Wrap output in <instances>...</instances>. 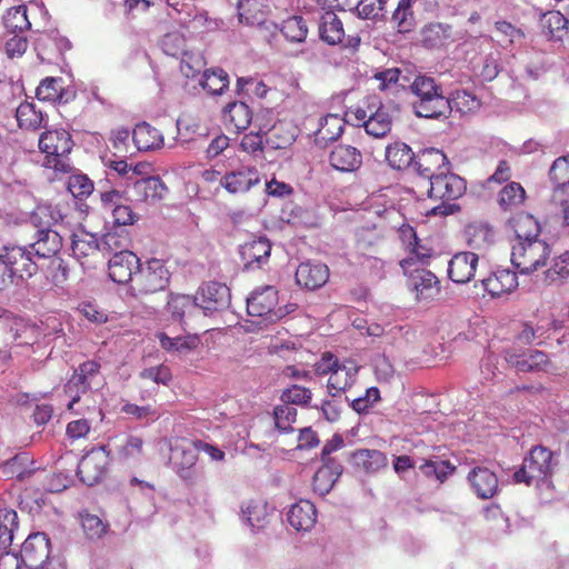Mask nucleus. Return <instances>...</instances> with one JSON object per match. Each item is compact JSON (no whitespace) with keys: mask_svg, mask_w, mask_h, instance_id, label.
<instances>
[{"mask_svg":"<svg viewBox=\"0 0 569 569\" xmlns=\"http://www.w3.org/2000/svg\"><path fill=\"white\" fill-rule=\"evenodd\" d=\"M72 147L71 134L64 129L47 130L39 138V148L47 154L46 166L56 171L69 172L71 170L67 156L71 152Z\"/></svg>","mask_w":569,"mask_h":569,"instance_id":"nucleus-5","label":"nucleus"},{"mask_svg":"<svg viewBox=\"0 0 569 569\" xmlns=\"http://www.w3.org/2000/svg\"><path fill=\"white\" fill-rule=\"evenodd\" d=\"M278 291L272 286L256 289L247 299V311L251 317L263 318L268 322H276L289 311L278 307Z\"/></svg>","mask_w":569,"mask_h":569,"instance_id":"nucleus-8","label":"nucleus"},{"mask_svg":"<svg viewBox=\"0 0 569 569\" xmlns=\"http://www.w3.org/2000/svg\"><path fill=\"white\" fill-rule=\"evenodd\" d=\"M31 465L29 455L21 452L0 465V475L7 479L23 480L32 473Z\"/></svg>","mask_w":569,"mask_h":569,"instance_id":"nucleus-41","label":"nucleus"},{"mask_svg":"<svg viewBox=\"0 0 569 569\" xmlns=\"http://www.w3.org/2000/svg\"><path fill=\"white\" fill-rule=\"evenodd\" d=\"M273 419L276 428L280 432L293 431L292 425L297 419V409L286 403L276 406L273 409Z\"/></svg>","mask_w":569,"mask_h":569,"instance_id":"nucleus-60","label":"nucleus"},{"mask_svg":"<svg viewBox=\"0 0 569 569\" xmlns=\"http://www.w3.org/2000/svg\"><path fill=\"white\" fill-rule=\"evenodd\" d=\"M551 256V248L543 239L516 242L512 246L511 262L523 274H530L546 267Z\"/></svg>","mask_w":569,"mask_h":569,"instance_id":"nucleus-7","label":"nucleus"},{"mask_svg":"<svg viewBox=\"0 0 569 569\" xmlns=\"http://www.w3.org/2000/svg\"><path fill=\"white\" fill-rule=\"evenodd\" d=\"M109 461V452L104 446L92 448L78 463L77 473L80 480L88 486L99 482L107 472Z\"/></svg>","mask_w":569,"mask_h":569,"instance_id":"nucleus-11","label":"nucleus"},{"mask_svg":"<svg viewBox=\"0 0 569 569\" xmlns=\"http://www.w3.org/2000/svg\"><path fill=\"white\" fill-rule=\"evenodd\" d=\"M21 560L28 569H40L48 561L50 540L43 532L30 533L20 549Z\"/></svg>","mask_w":569,"mask_h":569,"instance_id":"nucleus-13","label":"nucleus"},{"mask_svg":"<svg viewBox=\"0 0 569 569\" xmlns=\"http://www.w3.org/2000/svg\"><path fill=\"white\" fill-rule=\"evenodd\" d=\"M129 233L124 230L107 232L100 239L101 254L129 251Z\"/></svg>","mask_w":569,"mask_h":569,"instance_id":"nucleus-52","label":"nucleus"},{"mask_svg":"<svg viewBox=\"0 0 569 569\" xmlns=\"http://www.w3.org/2000/svg\"><path fill=\"white\" fill-rule=\"evenodd\" d=\"M167 191V186L159 177L141 178L133 182V194L139 202L154 204L164 198Z\"/></svg>","mask_w":569,"mask_h":569,"instance_id":"nucleus-27","label":"nucleus"},{"mask_svg":"<svg viewBox=\"0 0 569 569\" xmlns=\"http://www.w3.org/2000/svg\"><path fill=\"white\" fill-rule=\"evenodd\" d=\"M171 272L162 259L150 258L140 262L130 290L133 296H148L164 290L170 282Z\"/></svg>","mask_w":569,"mask_h":569,"instance_id":"nucleus-3","label":"nucleus"},{"mask_svg":"<svg viewBox=\"0 0 569 569\" xmlns=\"http://www.w3.org/2000/svg\"><path fill=\"white\" fill-rule=\"evenodd\" d=\"M170 450V461L179 477L183 480H192L198 460V441L181 438L174 441Z\"/></svg>","mask_w":569,"mask_h":569,"instance_id":"nucleus-10","label":"nucleus"},{"mask_svg":"<svg viewBox=\"0 0 569 569\" xmlns=\"http://www.w3.org/2000/svg\"><path fill=\"white\" fill-rule=\"evenodd\" d=\"M271 252V244L266 238H258L248 243L242 248V256L248 262H258L267 259Z\"/></svg>","mask_w":569,"mask_h":569,"instance_id":"nucleus-55","label":"nucleus"},{"mask_svg":"<svg viewBox=\"0 0 569 569\" xmlns=\"http://www.w3.org/2000/svg\"><path fill=\"white\" fill-rule=\"evenodd\" d=\"M200 84L210 94H222L229 87V76L221 68L209 69L203 72Z\"/></svg>","mask_w":569,"mask_h":569,"instance_id":"nucleus-45","label":"nucleus"},{"mask_svg":"<svg viewBox=\"0 0 569 569\" xmlns=\"http://www.w3.org/2000/svg\"><path fill=\"white\" fill-rule=\"evenodd\" d=\"M378 240L379 237L368 239L361 237L358 240L357 247L360 251L359 263L363 271L368 272L369 276L381 279L385 277V261L377 256L371 253H378Z\"/></svg>","mask_w":569,"mask_h":569,"instance_id":"nucleus-22","label":"nucleus"},{"mask_svg":"<svg viewBox=\"0 0 569 569\" xmlns=\"http://www.w3.org/2000/svg\"><path fill=\"white\" fill-rule=\"evenodd\" d=\"M158 338L160 346L164 350L176 351L179 353H186L191 350H194L200 343V339L197 335L170 338L166 333H160Z\"/></svg>","mask_w":569,"mask_h":569,"instance_id":"nucleus-49","label":"nucleus"},{"mask_svg":"<svg viewBox=\"0 0 569 569\" xmlns=\"http://www.w3.org/2000/svg\"><path fill=\"white\" fill-rule=\"evenodd\" d=\"M421 36L426 47H438L449 37L448 27L442 23H429L422 29Z\"/></svg>","mask_w":569,"mask_h":569,"instance_id":"nucleus-62","label":"nucleus"},{"mask_svg":"<svg viewBox=\"0 0 569 569\" xmlns=\"http://www.w3.org/2000/svg\"><path fill=\"white\" fill-rule=\"evenodd\" d=\"M409 287L416 292L418 300L432 298L440 290L436 274L423 268H415L409 273Z\"/></svg>","mask_w":569,"mask_h":569,"instance_id":"nucleus-26","label":"nucleus"},{"mask_svg":"<svg viewBox=\"0 0 569 569\" xmlns=\"http://www.w3.org/2000/svg\"><path fill=\"white\" fill-rule=\"evenodd\" d=\"M280 399L288 406L297 405L306 407L312 399V392L309 388L299 385H292L282 391Z\"/></svg>","mask_w":569,"mask_h":569,"instance_id":"nucleus-61","label":"nucleus"},{"mask_svg":"<svg viewBox=\"0 0 569 569\" xmlns=\"http://www.w3.org/2000/svg\"><path fill=\"white\" fill-rule=\"evenodd\" d=\"M222 118L227 128H233L236 132H240L250 126L252 111L244 102L234 101L226 106Z\"/></svg>","mask_w":569,"mask_h":569,"instance_id":"nucleus-38","label":"nucleus"},{"mask_svg":"<svg viewBox=\"0 0 569 569\" xmlns=\"http://www.w3.org/2000/svg\"><path fill=\"white\" fill-rule=\"evenodd\" d=\"M415 153L405 142H395L386 148V160L397 170H403L415 163Z\"/></svg>","mask_w":569,"mask_h":569,"instance_id":"nucleus-43","label":"nucleus"},{"mask_svg":"<svg viewBox=\"0 0 569 569\" xmlns=\"http://www.w3.org/2000/svg\"><path fill=\"white\" fill-rule=\"evenodd\" d=\"M295 277L298 286L308 290H316L328 281L329 268L320 262H301Z\"/></svg>","mask_w":569,"mask_h":569,"instance_id":"nucleus-23","label":"nucleus"},{"mask_svg":"<svg viewBox=\"0 0 569 569\" xmlns=\"http://www.w3.org/2000/svg\"><path fill=\"white\" fill-rule=\"evenodd\" d=\"M358 368L352 361H343L329 376L327 383L328 392L332 397L339 396L355 383Z\"/></svg>","mask_w":569,"mask_h":569,"instance_id":"nucleus-32","label":"nucleus"},{"mask_svg":"<svg viewBox=\"0 0 569 569\" xmlns=\"http://www.w3.org/2000/svg\"><path fill=\"white\" fill-rule=\"evenodd\" d=\"M196 297L204 313L224 310L231 302L230 289L224 283L218 281L203 283L198 289Z\"/></svg>","mask_w":569,"mask_h":569,"instance_id":"nucleus-15","label":"nucleus"},{"mask_svg":"<svg viewBox=\"0 0 569 569\" xmlns=\"http://www.w3.org/2000/svg\"><path fill=\"white\" fill-rule=\"evenodd\" d=\"M391 23L400 33L410 32L413 29L416 19L411 0H399L391 17Z\"/></svg>","mask_w":569,"mask_h":569,"instance_id":"nucleus-47","label":"nucleus"},{"mask_svg":"<svg viewBox=\"0 0 569 569\" xmlns=\"http://www.w3.org/2000/svg\"><path fill=\"white\" fill-rule=\"evenodd\" d=\"M410 90L417 97L412 103L417 117L439 119L449 116V98L445 97L442 87L433 78L417 76L410 84Z\"/></svg>","mask_w":569,"mask_h":569,"instance_id":"nucleus-2","label":"nucleus"},{"mask_svg":"<svg viewBox=\"0 0 569 569\" xmlns=\"http://www.w3.org/2000/svg\"><path fill=\"white\" fill-rule=\"evenodd\" d=\"M447 156L435 148L425 149L415 158V169L417 173L427 180L428 184L448 169Z\"/></svg>","mask_w":569,"mask_h":569,"instance_id":"nucleus-16","label":"nucleus"},{"mask_svg":"<svg viewBox=\"0 0 569 569\" xmlns=\"http://www.w3.org/2000/svg\"><path fill=\"white\" fill-rule=\"evenodd\" d=\"M261 183V174L254 166H242L227 171L220 178L221 187L231 194H243Z\"/></svg>","mask_w":569,"mask_h":569,"instance_id":"nucleus-12","label":"nucleus"},{"mask_svg":"<svg viewBox=\"0 0 569 569\" xmlns=\"http://www.w3.org/2000/svg\"><path fill=\"white\" fill-rule=\"evenodd\" d=\"M480 254L471 251L456 253L448 264V277L456 283H467L476 274Z\"/></svg>","mask_w":569,"mask_h":569,"instance_id":"nucleus-21","label":"nucleus"},{"mask_svg":"<svg viewBox=\"0 0 569 569\" xmlns=\"http://www.w3.org/2000/svg\"><path fill=\"white\" fill-rule=\"evenodd\" d=\"M28 8L24 4H19L9 8L3 16V24L11 33L23 32L29 30L31 23L28 19Z\"/></svg>","mask_w":569,"mask_h":569,"instance_id":"nucleus-46","label":"nucleus"},{"mask_svg":"<svg viewBox=\"0 0 569 569\" xmlns=\"http://www.w3.org/2000/svg\"><path fill=\"white\" fill-rule=\"evenodd\" d=\"M467 183L460 176L449 172L447 169L429 184L430 198L441 200L442 203L432 208L433 214L448 216L459 210V206L450 203L466 193Z\"/></svg>","mask_w":569,"mask_h":569,"instance_id":"nucleus-4","label":"nucleus"},{"mask_svg":"<svg viewBox=\"0 0 569 569\" xmlns=\"http://www.w3.org/2000/svg\"><path fill=\"white\" fill-rule=\"evenodd\" d=\"M19 527L18 513L13 509L0 510V548H8L13 540V532Z\"/></svg>","mask_w":569,"mask_h":569,"instance_id":"nucleus-50","label":"nucleus"},{"mask_svg":"<svg viewBox=\"0 0 569 569\" xmlns=\"http://www.w3.org/2000/svg\"><path fill=\"white\" fill-rule=\"evenodd\" d=\"M419 469L427 478H436L442 483L455 472L456 467L448 460L423 459Z\"/></svg>","mask_w":569,"mask_h":569,"instance_id":"nucleus-51","label":"nucleus"},{"mask_svg":"<svg viewBox=\"0 0 569 569\" xmlns=\"http://www.w3.org/2000/svg\"><path fill=\"white\" fill-rule=\"evenodd\" d=\"M508 224L516 234V242L532 241V239H541L540 223L530 213L519 212L508 220Z\"/></svg>","mask_w":569,"mask_h":569,"instance_id":"nucleus-33","label":"nucleus"},{"mask_svg":"<svg viewBox=\"0 0 569 569\" xmlns=\"http://www.w3.org/2000/svg\"><path fill=\"white\" fill-rule=\"evenodd\" d=\"M527 192L521 183L511 181L503 186L498 192L497 203L505 212H512L525 204Z\"/></svg>","mask_w":569,"mask_h":569,"instance_id":"nucleus-39","label":"nucleus"},{"mask_svg":"<svg viewBox=\"0 0 569 569\" xmlns=\"http://www.w3.org/2000/svg\"><path fill=\"white\" fill-rule=\"evenodd\" d=\"M32 250L30 251L24 247H4L3 257L7 258L8 267L16 284L37 273L38 266L32 260Z\"/></svg>","mask_w":569,"mask_h":569,"instance_id":"nucleus-14","label":"nucleus"},{"mask_svg":"<svg viewBox=\"0 0 569 569\" xmlns=\"http://www.w3.org/2000/svg\"><path fill=\"white\" fill-rule=\"evenodd\" d=\"M139 264L140 259L132 251L116 252L108 262L109 277L113 282L132 284Z\"/></svg>","mask_w":569,"mask_h":569,"instance_id":"nucleus-18","label":"nucleus"},{"mask_svg":"<svg viewBox=\"0 0 569 569\" xmlns=\"http://www.w3.org/2000/svg\"><path fill=\"white\" fill-rule=\"evenodd\" d=\"M281 32L289 41L302 42L307 38L308 27L302 17L292 16L282 22Z\"/></svg>","mask_w":569,"mask_h":569,"instance_id":"nucleus-57","label":"nucleus"},{"mask_svg":"<svg viewBox=\"0 0 569 569\" xmlns=\"http://www.w3.org/2000/svg\"><path fill=\"white\" fill-rule=\"evenodd\" d=\"M467 481L477 498L488 500L499 490V480L495 471L485 466H475L467 475Z\"/></svg>","mask_w":569,"mask_h":569,"instance_id":"nucleus-17","label":"nucleus"},{"mask_svg":"<svg viewBox=\"0 0 569 569\" xmlns=\"http://www.w3.org/2000/svg\"><path fill=\"white\" fill-rule=\"evenodd\" d=\"M101 365L96 360L80 363L63 385V392L69 398L67 409L76 415H83L91 408L90 400L94 385L101 378Z\"/></svg>","mask_w":569,"mask_h":569,"instance_id":"nucleus-1","label":"nucleus"},{"mask_svg":"<svg viewBox=\"0 0 569 569\" xmlns=\"http://www.w3.org/2000/svg\"><path fill=\"white\" fill-rule=\"evenodd\" d=\"M521 372L539 370L548 363V356L543 351L533 350L528 356L512 362Z\"/></svg>","mask_w":569,"mask_h":569,"instance_id":"nucleus-63","label":"nucleus"},{"mask_svg":"<svg viewBox=\"0 0 569 569\" xmlns=\"http://www.w3.org/2000/svg\"><path fill=\"white\" fill-rule=\"evenodd\" d=\"M206 60L200 52L184 51L180 61V71L186 78H196L206 67Z\"/></svg>","mask_w":569,"mask_h":569,"instance_id":"nucleus-58","label":"nucleus"},{"mask_svg":"<svg viewBox=\"0 0 569 569\" xmlns=\"http://www.w3.org/2000/svg\"><path fill=\"white\" fill-rule=\"evenodd\" d=\"M264 134L266 132L261 130L244 133L239 143L240 150L252 158H262L266 143Z\"/></svg>","mask_w":569,"mask_h":569,"instance_id":"nucleus-54","label":"nucleus"},{"mask_svg":"<svg viewBox=\"0 0 569 569\" xmlns=\"http://www.w3.org/2000/svg\"><path fill=\"white\" fill-rule=\"evenodd\" d=\"M241 513L247 523L257 530L267 528L274 515L276 509L261 497L244 501L241 506Z\"/></svg>","mask_w":569,"mask_h":569,"instance_id":"nucleus-19","label":"nucleus"},{"mask_svg":"<svg viewBox=\"0 0 569 569\" xmlns=\"http://www.w3.org/2000/svg\"><path fill=\"white\" fill-rule=\"evenodd\" d=\"M549 178L555 184L553 197L558 191L569 187V156L559 157L553 161Z\"/></svg>","mask_w":569,"mask_h":569,"instance_id":"nucleus-53","label":"nucleus"},{"mask_svg":"<svg viewBox=\"0 0 569 569\" xmlns=\"http://www.w3.org/2000/svg\"><path fill=\"white\" fill-rule=\"evenodd\" d=\"M383 102L378 96L365 97L356 106L349 107L346 111V121L353 127H362L383 108Z\"/></svg>","mask_w":569,"mask_h":569,"instance_id":"nucleus-24","label":"nucleus"},{"mask_svg":"<svg viewBox=\"0 0 569 569\" xmlns=\"http://www.w3.org/2000/svg\"><path fill=\"white\" fill-rule=\"evenodd\" d=\"M30 248L39 258H54L62 248V237L51 229L39 230L38 239Z\"/></svg>","mask_w":569,"mask_h":569,"instance_id":"nucleus-40","label":"nucleus"},{"mask_svg":"<svg viewBox=\"0 0 569 569\" xmlns=\"http://www.w3.org/2000/svg\"><path fill=\"white\" fill-rule=\"evenodd\" d=\"M352 465L366 473H375L388 463L387 456L377 449H357L351 453Z\"/></svg>","mask_w":569,"mask_h":569,"instance_id":"nucleus-37","label":"nucleus"},{"mask_svg":"<svg viewBox=\"0 0 569 569\" xmlns=\"http://www.w3.org/2000/svg\"><path fill=\"white\" fill-rule=\"evenodd\" d=\"M450 101V112L456 109L458 112L466 114L473 112L480 108V100L469 91L458 90L455 92Z\"/></svg>","mask_w":569,"mask_h":569,"instance_id":"nucleus-59","label":"nucleus"},{"mask_svg":"<svg viewBox=\"0 0 569 569\" xmlns=\"http://www.w3.org/2000/svg\"><path fill=\"white\" fill-rule=\"evenodd\" d=\"M317 521V510L309 500H300L292 505L288 512V522L298 531L310 530Z\"/></svg>","mask_w":569,"mask_h":569,"instance_id":"nucleus-34","label":"nucleus"},{"mask_svg":"<svg viewBox=\"0 0 569 569\" xmlns=\"http://www.w3.org/2000/svg\"><path fill=\"white\" fill-rule=\"evenodd\" d=\"M392 122L393 117L390 109L385 104L376 118H372L362 128H365L367 134L379 139L386 137L391 131Z\"/></svg>","mask_w":569,"mask_h":569,"instance_id":"nucleus-48","label":"nucleus"},{"mask_svg":"<svg viewBox=\"0 0 569 569\" xmlns=\"http://www.w3.org/2000/svg\"><path fill=\"white\" fill-rule=\"evenodd\" d=\"M71 249L74 258L82 266L93 263L101 254L100 240L86 230H78L72 234Z\"/></svg>","mask_w":569,"mask_h":569,"instance_id":"nucleus-20","label":"nucleus"},{"mask_svg":"<svg viewBox=\"0 0 569 569\" xmlns=\"http://www.w3.org/2000/svg\"><path fill=\"white\" fill-rule=\"evenodd\" d=\"M331 167L341 172H353L362 164L361 152L349 144H337L329 154Z\"/></svg>","mask_w":569,"mask_h":569,"instance_id":"nucleus-28","label":"nucleus"},{"mask_svg":"<svg viewBox=\"0 0 569 569\" xmlns=\"http://www.w3.org/2000/svg\"><path fill=\"white\" fill-rule=\"evenodd\" d=\"M568 23V19L559 11H550L545 14L543 28L550 38L560 39Z\"/></svg>","mask_w":569,"mask_h":569,"instance_id":"nucleus-64","label":"nucleus"},{"mask_svg":"<svg viewBox=\"0 0 569 569\" xmlns=\"http://www.w3.org/2000/svg\"><path fill=\"white\" fill-rule=\"evenodd\" d=\"M481 284L491 298H500L511 293L518 287V277L508 269L496 270L482 279Z\"/></svg>","mask_w":569,"mask_h":569,"instance_id":"nucleus-25","label":"nucleus"},{"mask_svg":"<svg viewBox=\"0 0 569 569\" xmlns=\"http://www.w3.org/2000/svg\"><path fill=\"white\" fill-rule=\"evenodd\" d=\"M553 452L543 446H535L523 459L522 466L513 473L517 483L530 486L551 478L555 463Z\"/></svg>","mask_w":569,"mask_h":569,"instance_id":"nucleus-6","label":"nucleus"},{"mask_svg":"<svg viewBox=\"0 0 569 569\" xmlns=\"http://www.w3.org/2000/svg\"><path fill=\"white\" fill-rule=\"evenodd\" d=\"M465 238L468 247L480 257H485L493 244L492 229L481 222L469 223L465 229Z\"/></svg>","mask_w":569,"mask_h":569,"instance_id":"nucleus-29","label":"nucleus"},{"mask_svg":"<svg viewBox=\"0 0 569 569\" xmlns=\"http://www.w3.org/2000/svg\"><path fill=\"white\" fill-rule=\"evenodd\" d=\"M319 36L330 46L341 44L342 48L356 52L361 43L358 33H346L343 22L333 11H326L319 23Z\"/></svg>","mask_w":569,"mask_h":569,"instance_id":"nucleus-9","label":"nucleus"},{"mask_svg":"<svg viewBox=\"0 0 569 569\" xmlns=\"http://www.w3.org/2000/svg\"><path fill=\"white\" fill-rule=\"evenodd\" d=\"M346 116L329 113L320 117L318 127L313 131L315 141L317 144H327L328 142L337 140L343 132Z\"/></svg>","mask_w":569,"mask_h":569,"instance_id":"nucleus-31","label":"nucleus"},{"mask_svg":"<svg viewBox=\"0 0 569 569\" xmlns=\"http://www.w3.org/2000/svg\"><path fill=\"white\" fill-rule=\"evenodd\" d=\"M569 280V251L556 257L552 264L545 271V281L548 283Z\"/></svg>","mask_w":569,"mask_h":569,"instance_id":"nucleus-56","label":"nucleus"},{"mask_svg":"<svg viewBox=\"0 0 569 569\" xmlns=\"http://www.w3.org/2000/svg\"><path fill=\"white\" fill-rule=\"evenodd\" d=\"M200 306L196 296L171 293L167 302V311L179 322H184L200 313Z\"/></svg>","mask_w":569,"mask_h":569,"instance_id":"nucleus-30","label":"nucleus"},{"mask_svg":"<svg viewBox=\"0 0 569 569\" xmlns=\"http://www.w3.org/2000/svg\"><path fill=\"white\" fill-rule=\"evenodd\" d=\"M131 138L139 151L160 149L164 142L162 133L147 122L138 123L132 130Z\"/></svg>","mask_w":569,"mask_h":569,"instance_id":"nucleus-36","label":"nucleus"},{"mask_svg":"<svg viewBox=\"0 0 569 569\" xmlns=\"http://www.w3.org/2000/svg\"><path fill=\"white\" fill-rule=\"evenodd\" d=\"M64 94L66 90L61 77H47L42 79L36 90L38 100L47 102H67L68 99H64Z\"/></svg>","mask_w":569,"mask_h":569,"instance_id":"nucleus-42","label":"nucleus"},{"mask_svg":"<svg viewBox=\"0 0 569 569\" xmlns=\"http://www.w3.org/2000/svg\"><path fill=\"white\" fill-rule=\"evenodd\" d=\"M270 13V8L264 0H239V20L248 26L263 24Z\"/></svg>","mask_w":569,"mask_h":569,"instance_id":"nucleus-35","label":"nucleus"},{"mask_svg":"<svg viewBox=\"0 0 569 569\" xmlns=\"http://www.w3.org/2000/svg\"><path fill=\"white\" fill-rule=\"evenodd\" d=\"M16 119L18 126L23 130L36 131L42 127L43 114L41 110H37L34 103L22 102L16 110Z\"/></svg>","mask_w":569,"mask_h":569,"instance_id":"nucleus-44","label":"nucleus"}]
</instances>
